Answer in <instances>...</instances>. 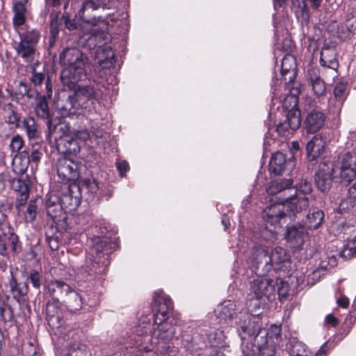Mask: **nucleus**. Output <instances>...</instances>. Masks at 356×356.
Segmentation results:
<instances>
[{
  "label": "nucleus",
  "instance_id": "nucleus-29",
  "mask_svg": "<svg viewBox=\"0 0 356 356\" xmlns=\"http://www.w3.org/2000/svg\"><path fill=\"white\" fill-rule=\"evenodd\" d=\"M20 41L16 44L15 49L19 56L22 57L26 62L31 63L37 53V47L22 38H19Z\"/></svg>",
  "mask_w": 356,
  "mask_h": 356
},
{
  "label": "nucleus",
  "instance_id": "nucleus-22",
  "mask_svg": "<svg viewBox=\"0 0 356 356\" xmlns=\"http://www.w3.org/2000/svg\"><path fill=\"white\" fill-rule=\"evenodd\" d=\"M109 2L110 0H86L79 10V15L83 22L95 25L97 22L96 18H88L86 15V12L88 11L90 9L94 10L99 8H105L108 6Z\"/></svg>",
  "mask_w": 356,
  "mask_h": 356
},
{
  "label": "nucleus",
  "instance_id": "nucleus-37",
  "mask_svg": "<svg viewBox=\"0 0 356 356\" xmlns=\"http://www.w3.org/2000/svg\"><path fill=\"white\" fill-rule=\"evenodd\" d=\"M324 216L325 214L322 210L314 208L309 210L303 223L309 229H316L322 225Z\"/></svg>",
  "mask_w": 356,
  "mask_h": 356
},
{
  "label": "nucleus",
  "instance_id": "nucleus-43",
  "mask_svg": "<svg viewBox=\"0 0 356 356\" xmlns=\"http://www.w3.org/2000/svg\"><path fill=\"white\" fill-rule=\"evenodd\" d=\"M334 95L337 101V110L339 111L348 95L347 85L342 82L337 83L334 88Z\"/></svg>",
  "mask_w": 356,
  "mask_h": 356
},
{
  "label": "nucleus",
  "instance_id": "nucleus-40",
  "mask_svg": "<svg viewBox=\"0 0 356 356\" xmlns=\"http://www.w3.org/2000/svg\"><path fill=\"white\" fill-rule=\"evenodd\" d=\"M109 244L106 238L97 237L94 238L93 245L91 247V254L94 257H101V260H108V247Z\"/></svg>",
  "mask_w": 356,
  "mask_h": 356
},
{
  "label": "nucleus",
  "instance_id": "nucleus-41",
  "mask_svg": "<svg viewBox=\"0 0 356 356\" xmlns=\"http://www.w3.org/2000/svg\"><path fill=\"white\" fill-rule=\"evenodd\" d=\"M293 181L291 179H280L270 181L266 187L269 195H276L282 191L291 189Z\"/></svg>",
  "mask_w": 356,
  "mask_h": 356
},
{
  "label": "nucleus",
  "instance_id": "nucleus-52",
  "mask_svg": "<svg viewBox=\"0 0 356 356\" xmlns=\"http://www.w3.org/2000/svg\"><path fill=\"white\" fill-rule=\"evenodd\" d=\"M58 17L59 13L58 12L53 10L50 13L49 34L54 38L58 37L59 33Z\"/></svg>",
  "mask_w": 356,
  "mask_h": 356
},
{
  "label": "nucleus",
  "instance_id": "nucleus-28",
  "mask_svg": "<svg viewBox=\"0 0 356 356\" xmlns=\"http://www.w3.org/2000/svg\"><path fill=\"white\" fill-rule=\"evenodd\" d=\"M95 60L102 69L110 67L115 62L114 53L111 47H102L97 49Z\"/></svg>",
  "mask_w": 356,
  "mask_h": 356
},
{
  "label": "nucleus",
  "instance_id": "nucleus-2",
  "mask_svg": "<svg viewBox=\"0 0 356 356\" xmlns=\"http://www.w3.org/2000/svg\"><path fill=\"white\" fill-rule=\"evenodd\" d=\"M308 207V197L300 194H291L282 201V204L267 207L264 210L263 217L267 223L276 225L286 216L291 220H295L297 214L307 209Z\"/></svg>",
  "mask_w": 356,
  "mask_h": 356
},
{
  "label": "nucleus",
  "instance_id": "nucleus-59",
  "mask_svg": "<svg viewBox=\"0 0 356 356\" xmlns=\"http://www.w3.org/2000/svg\"><path fill=\"white\" fill-rule=\"evenodd\" d=\"M63 0H44V8L41 13V15L46 17L47 14L50 12V8H58L63 3Z\"/></svg>",
  "mask_w": 356,
  "mask_h": 356
},
{
  "label": "nucleus",
  "instance_id": "nucleus-16",
  "mask_svg": "<svg viewBox=\"0 0 356 356\" xmlns=\"http://www.w3.org/2000/svg\"><path fill=\"white\" fill-rule=\"evenodd\" d=\"M262 277L260 276V277L254 279L250 286L251 293L257 300L261 299L264 297L269 298L275 291L273 280Z\"/></svg>",
  "mask_w": 356,
  "mask_h": 356
},
{
  "label": "nucleus",
  "instance_id": "nucleus-61",
  "mask_svg": "<svg viewBox=\"0 0 356 356\" xmlns=\"http://www.w3.org/2000/svg\"><path fill=\"white\" fill-rule=\"evenodd\" d=\"M10 227H12L8 220L7 214L0 209V231H8Z\"/></svg>",
  "mask_w": 356,
  "mask_h": 356
},
{
  "label": "nucleus",
  "instance_id": "nucleus-7",
  "mask_svg": "<svg viewBox=\"0 0 356 356\" xmlns=\"http://www.w3.org/2000/svg\"><path fill=\"white\" fill-rule=\"evenodd\" d=\"M250 259L256 275L265 276L271 270L270 250L266 246L254 245L251 249Z\"/></svg>",
  "mask_w": 356,
  "mask_h": 356
},
{
  "label": "nucleus",
  "instance_id": "nucleus-47",
  "mask_svg": "<svg viewBox=\"0 0 356 356\" xmlns=\"http://www.w3.org/2000/svg\"><path fill=\"white\" fill-rule=\"evenodd\" d=\"M6 113V122L10 124L14 125L15 127H21L20 126V115L13 108L12 104H8L5 108Z\"/></svg>",
  "mask_w": 356,
  "mask_h": 356
},
{
  "label": "nucleus",
  "instance_id": "nucleus-64",
  "mask_svg": "<svg viewBox=\"0 0 356 356\" xmlns=\"http://www.w3.org/2000/svg\"><path fill=\"white\" fill-rule=\"evenodd\" d=\"M116 166L121 176H124V173L129 170V163L125 160L118 161Z\"/></svg>",
  "mask_w": 356,
  "mask_h": 356
},
{
  "label": "nucleus",
  "instance_id": "nucleus-30",
  "mask_svg": "<svg viewBox=\"0 0 356 356\" xmlns=\"http://www.w3.org/2000/svg\"><path fill=\"white\" fill-rule=\"evenodd\" d=\"M29 154L27 151H22L13 158L12 168L17 175H23L29 165Z\"/></svg>",
  "mask_w": 356,
  "mask_h": 356
},
{
  "label": "nucleus",
  "instance_id": "nucleus-56",
  "mask_svg": "<svg viewBox=\"0 0 356 356\" xmlns=\"http://www.w3.org/2000/svg\"><path fill=\"white\" fill-rule=\"evenodd\" d=\"M61 21L64 24L65 28L69 31H74L78 29L79 26L75 22V19H70L69 13L65 11L62 15Z\"/></svg>",
  "mask_w": 356,
  "mask_h": 356
},
{
  "label": "nucleus",
  "instance_id": "nucleus-13",
  "mask_svg": "<svg viewBox=\"0 0 356 356\" xmlns=\"http://www.w3.org/2000/svg\"><path fill=\"white\" fill-rule=\"evenodd\" d=\"M325 115L320 108H309L306 111L303 122L304 128L308 134H315L321 129L325 122Z\"/></svg>",
  "mask_w": 356,
  "mask_h": 356
},
{
  "label": "nucleus",
  "instance_id": "nucleus-39",
  "mask_svg": "<svg viewBox=\"0 0 356 356\" xmlns=\"http://www.w3.org/2000/svg\"><path fill=\"white\" fill-rule=\"evenodd\" d=\"M67 309L70 312H76L81 309L83 302L82 298L77 291L72 288V289L65 296L63 300Z\"/></svg>",
  "mask_w": 356,
  "mask_h": 356
},
{
  "label": "nucleus",
  "instance_id": "nucleus-26",
  "mask_svg": "<svg viewBox=\"0 0 356 356\" xmlns=\"http://www.w3.org/2000/svg\"><path fill=\"white\" fill-rule=\"evenodd\" d=\"M267 334V332H264L260 338L254 337L253 346L256 348V352L259 351V356H276L275 345L268 341Z\"/></svg>",
  "mask_w": 356,
  "mask_h": 356
},
{
  "label": "nucleus",
  "instance_id": "nucleus-53",
  "mask_svg": "<svg viewBox=\"0 0 356 356\" xmlns=\"http://www.w3.org/2000/svg\"><path fill=\"white\" fill-rule=\"evenodd\" d=\"M24 146V140L21 136H13L10 140L9 147L12 152L18 154Z\"/></svg>",
  "mask_w": 356,
  "mask_h": 356
},
{
  "label": "nucleus",
  "instance_id": "nucleus-49",
  "mask_svg": "<svg viewBox=\"0 0 356 356\" xmlns=\"http://www.w3.org/2000/svg\"><path fill=\"white\" fill-rule=\"evenodd\" d=\"M342 257L350 259L356 257V236L354 238L348 241L341 252Z\"/></svg>",
  "mask_w": 356,
  "mask_h": 356
},
{
  "label": "nucleus",
  "instance_id": "nucleus-27",
  "mask_svg": "<svg viewBox=\"0 0 356 356\" xmlns=\"http://www.w3.org/2000/svg\"><path fill=\"white\" fill-rule=\"evenodd\" d=\"M10 278L6 286L9 288V291L13 298L17 301L27 294L28 286L26 282H18L13 276L12 268L10 269Z\"/></svg>",
  "mask_w": 356,
  "mask_h": 356
},
{
  "label": "nucleus",
  "instance_id": "nucleus-8",
  "mask_svg": "<svg viewBox=\"0 0 356 356\" xmlns=\"http://www.w3.org/2000/svg\"><path fill=\"white\" fill-rule=\"evenodd\" d=\"M333 179L339 181L337 170L333 168L332 163H321L318 170L315 174V184L317 188L323 193H327L332 186Z\"/></svg>",
  "mask_w": 356,
  "mask_h": 356
},
{
  "label": "nucleus",
  "instance_id": "nucleus-55",
  "mask_svg": "<svg viewBox=\"0 0 356 356\" xmlns=\"http://www.w3.org/2000/svg\"><path fill=\"white\" fill-rule=\"evenodd\" d=\"M0 316L5 322L11 321L13 318V312L10 306L0 303Z\"/></svg>",
  "mask_w": 356,
  "mask_h": 356
},
{
  "label": "nucleus",
  "instance_id": "nucleus-60",
  "mask_svg": "<svg viewBox=\"0 0 356 356\" xmlns=\"http://www.w3.org/2000/svg\"><path fill=\"white\" fill-rule=\"evenodd\" d=\"M65 356H88V353L84 346L74 345Z\"/></svg>",
  "mask_w": 356,
  "mask_h": 356
},
{
  "label": "nucleus",
  "instance_id": "nucleus-15",
  "mask_svg": "<svg viewBox=\"0 0 356 356\" xmlns=\"http://www.w3.org/2000/svg\"><path fill=\"white\" fill-rule=\"evenodd\" d=\"M293 156L289 158L280 152L273 154L268 164V170L271 175L277 176L282 175L285 170H291L295 166Z\"/></svg>",
  "mask_w": 356,
  "mask_h": 356
},
{
  "label": "nucleus",
  "instance_id": "nucleus-57",
  "mask_svg": "<svg viewBox=\"0 0 356 356\" xmlns=\"http://www.w3.org/2000/svg\"><path fill=\"white\" fill-rule=\"evenodd\" d=\"M42 146L36 143L33 145V150L29 155V162L38 163L42 156Z\"/></svg>",
  "mask_w": 356,
  "mask_h": 356
},
{
  "label": "nucleus",
  "instance_id": "nucleus-14",
  "mask_svg": "<svg viewBox=\"0 0 356 356\" xmlns=\"http://www.w3.org/2000/svg\"><path fill=\"white\" fill-rule=\"evenodd\" d=\"M56 168L58 176L63 182L73 183L79 178L78 165L66 157H61L58 160Z\"/></svg>",
  "mask_w": 356,
  "mask_h": 356
},
{
  "label": "nucleus",
  "instance_id": "nucleus-6",
  "mask_svg": "<svg viewBox=\"0 0 356 356\" xmlns=\"http://www.w3.org/2000/svg\"><path fill=\"white\" fill-rule=\"evenodd\" d=\"M340 167H335L339 174V182L349 184L356 177V150L342 152L339 157Z\"/></svg>",
  "mask_w": 356,
  "mask_h": 356
},
{
  "label": "nucleus",
  "instance_id": "nucleus-11",
  "mask_svg": "<svg viewBox=\"0 0 356 356\" xmlns=\"http://www.w3.org/2000/svg\"><path fill=\"white\" fill-rule=\"evenodd\" d=\"M154 323L161 324L165 323L168 318L169 312L172 309V302L170 298L163 291L155 292L154 296Z\"/></svg>",
  "mask_w": 356,
  "mask_h": 356
},
{
  "label": "nucleus",
  "instance_id": "nucleus-62",
  "mask_svg": "<svg viewBox=\"0 0 356 356\" xmlns=\"http://www.w3.org/2000/svg\"><path fill=\"white\" fill-rule=\"evenodd\" d=\"M55 204H61L60 197L55 194H48L45 202L46 209Z\"/></svg>",
  "mask_w": 356,
  "mask_h": 356
},
{
  "label": "nucleus",
  "instance_id": "nucleus-10",
  "mask_svg": "<svg viewBox=\"0 0 356 356\" xmlns=\"http://www.w3.org/2000/svg\"><path fill=\"white\" fill-rule=\"evenodd\" d=\"M108 264L109 261H102L101 257L92 256L86 259L85 264L81 267V273L86 280H94L106 273Z\"/></svg>",
  "mask_w": 356,
  "mask_h": 356
},
{
  "label": "nucleus",
  "instance_id": "nucleus-45",
  "mask_svg": "<svg viewBox=\"0 0 356 356\" xmlns=\"http://www.w3.org/2000/svg\"><path fill=\"white\" fill-rule=\"evenodd\" d=\"M19 38L25 40L28 43L37 47L40 38V32L37 29H29L26 31L19 33Z\"/></svg>",
  "mask_w": 356,
  "mask_h": 356
},
{
  "label": "nucleus",
  "instance_id": "nucleus-21",
  "mask_svg": "<svg viewBox=\"0 0 356 356\" xmlns=\"http://www.w3.org/2000/svg\"><path fill=\"white\" fill-rule=\"evenodd\" d=\"M60 204L65 209H73L80 204L81 195L75 182L70 183L67 191L60 197Z\"/></svg>",
  "mask_w": 356,
  "mask_h": 356
},
{
  "label": "nucleus",
  "instance_id": "nucleus-24",
  "mask_svg": "<svg viewBox=\"0 0 356 356\" xmlns=\"http://www.w3.org/2000/svg\"><path fill=\"white\" fill-rule=\"evenodd\" d=\"M12 11L13 13V24L14 27L17 28L23 25L26 22V16L29 13L28 8V0H26L25 1H13Z\"/></svg>",
  "mask_w": 356,
  "mask_h": 356
},
{
  "label": "nucleus",
  "instance_id": "nucleus-35",
  "mask_svg": "<svg viewBox=\"0 0 356 356\" xmlns=\"http://www.w3.org/2000/svg\"><path fill=\"white\" fill-rule=\"evenodd\" d=\"M320 63L322 66L336 70L339 66L336 49L323 47L321 51Z\"/></svg>",
  "mask_w": 356,
  "mask_h": 356
},
{
  "label": "nucleus",
  "instance_id": "nucleus-33",
  "mask_svg": "<svg viewBox=\"0 0 356 356\" xmlns=\"http://www.w3.org/2000/svg\"><path fill=\"white\" fill-rule=\"evenodd\" d=\"M296 59L291 55L285 56L282 61L281 73L286 83H291L295 78Z\"/></svg>",
  "mask_w": 356,
  "mask_h": 356
},
{
  "label": "nucleus",
  "instance_id": "nucleus-54",
  "mask_svg": "<svg viewBox=\"0 0 356 356\" xmlns=\"http://www.w3.org/2000/svg\"><path fill=\"white\" fill-rule=\"evenodd\" d=\"M37 214V205L35 201L31 200L25 213L26 222H32L35 220Z\"/></svg>",
  "mask_w": 356,
  "mask_h": 356
},
{
  "label": "nucleus",
  "instance_id": "nucleus-18",
  "mask_svg": "<svg viewBox=\"0 0 356 356\" xmlns=\"http://www.w3.org/2000/svg\"><path fill=\"white\" fill-rule=\"evenodd\" d=\"M64 209L62 204L49 206L46 209L47 216L52 219L56 225V230L60 233L66 232L69 227L67 222V215Z\"/></svg>",
  "mask_w": 356,
  "mask_h": 356
},
{
  "label": "nucleus",
  "instance_id": "nucleus-63",
  "mask_svg": "<svg viewBox=\"0 0 356 356\" xmlns=\"http://www.w3.org/2000/svg\"><path fill=\"white\" fill-rule=\"evenodd\" d=\"M323 0H302L305 6H309L312 10H317L321 6Z\"/></svg>",
  "mask_w": 356,
  "mask_h": 356
},
{
  "label": "nucleus",
  "instance_id": "nucleus-34",
  "mask_svg": "<svg viewBox=\"0 0 356 356\" xmlns=\"http://www.w3.org/2000/svg\"><path fill=\"white\" fill-rule=\"evenodd\" d=\"M324 143L318 136H314L306 145L307 158L309 161L316 160L323 152Z\"/></svg>",
  "mask_w": 356,
  "mask_h": 356
},
{
  "label": "nucleus",
  "instance_id": "nucleus-46",
  "mask_svg": "<svg viewBox=\"0 0 356 356\" xmlns=\"http://www.w3.org/2000/svg\"><path fill=\"white\" fill-rule=\"evenodd\" d=\"M58 302L59 301L53 300L52 302L49 301L46 306V315L49 323H54V320H56L58 323L60 325V317L58 314Z\"/></svg>",
  "mask_w": 356,
  "mask_h": 356
},
{
  "label": "nucleus",
  "instance_id": "nucleus-23",
  "mask_svg": "<svg viewBox=\"0 0 356 356\" xmlns=\"http://www.w3.org/2000/svg\"><path fill=\"white\" fill-rule=\"evenodd\" d=\"M48 131L46 134V140L49 144H51L60 138L69 136L70 125L64 122H60L52 126L51 122L47 124Z\"/></svg>",
  "mask_w": 356,
  "mask_h": 356
},
{
  "label": "nucleus",
  "instance_id": "nucleus-25",
  "mask_svg": "<svg viewBox=\"0 0 356 356\" xmlns=\"http://www.w3.org/2000/svg\"><path fill=\"white\" fill-rule=\"evenodd\" d=\"M271 270H282L288 268L289 258L286 250L280 247H276L270 251Z\"/></svg>",
  "mask_w": 356,
  "mask_h": 356
},
{
  "label": "nucleus",
  "instance_id": "nucleus-50",
  "mask_svg": "<svg viewBox=\"0 0 356 356\" xmlns=\"http://www.w3.org/2000/svg\"><path fill=\"white\" fill-rule=\"evenodd\" d=\"M14 95L17 99H21L25 96L28 99H31L33 96L28 84L22 81H20L18 84Z\"/></svg>",
  "mask_w": 356,
  "mask_h": 356
},
{
  "label": "nucleus",
  "instance_id": "nucleus-20",
  "mask_svg": "<svg viewBox=\"0 0 356 356\" xmlns=\"http://www.w3.org/2000/svg\"><path fill=\"white\" fill-rule=\"evenodd\" d=\"M305 233V227L302 225H288L284 238L293 247L296 248L302 244Z\"/></svg>",
  "mask_w": 356,
  "mask_h": 356
},
{
  "label": "nucleus",
  "instance_id": "nucleus-1",
  "mask_svg": "<svg viewBox=\"0 0 356 356\" xmlns=\"http://www.w3.org/2000/svg\"><path fill=\"white\" fill-rule=\"evenodd\" d=\"M60 65L65 68L60 75L65 87L63 97L58 108L65 118L90 112L96 100V92L92 86H79L77 82L86 76L85 66L88 58L76 47L65 48L59 54Z\"/></svg>",
  "mask_w": 356,
  "mask_h": 356
},
{
  "label": "nucleus",
  "instance_id": "nucleus-31",
  "mask_svg": "<svg viewBox=\"0 0 356 356\" xmlns=\"http://www.w3.org/2000/svg\"><path fill=\"white\" fill-rule=\"evenodd\" d=\"M75 186L78 187V193H80L81 196L83 194L93 196L99 190L98 183L92 177H80L79 181L75 182Z\"/></svg>",
  "mask_w": 356,
  "mask_h": 356
},
{
  "label": "nucleus",
  "instance_id": "nucleus-4",
  "mask_svg": "<svg viewBox=\"0 0 356 356\" xmlns=\"http://www.w3.org/2000/svg\"><path fill=\"white\" fill-rule=\"evenodd\" d=\"M156 325V327L154 328L152 332L151 343L158 352L165 355L172 348L171 341L175 334V327L168 323Z\"/></svg>",
  "mask_w": 356,
  "mask_h": 356
},
{
  "label": "nucleus",
  "instance_id": "nucleus-12",
  "mask_svg": "<svg viewBox=\"0 0 356 356\" xmlns=\"http://www.w3.org/2000/svg\"><path fill=\"white\" fill-rule=\"evenodd\" d=\"M10 188L16 193L15 208L19 212L21 207H24L29 197V183L27 176L25 177L22 175H17L15 177L8 179Z\"/></svg>",
  "mask_w": 356,
  "mask_h": 356
},
{
  "label": "nucleus",
  "instance_id": "nucleus-36",
  "mask_svg": "<svg viewBox=\"0 0 356 356\" xmlns=\"http://www.w3.org/2000/svg\"><path fill=\"white\" fill-rule=\"evenodd\" d=\"M20 126L21 129H24L29 140H37L40 138L39 126L33 117L27 116L24 118L20 122Z\"/></svg>",
  "mask_w": 356,
  "mask_h": 356
},
{
  "label": "nucleus",
  "instance_id": "nucleus-3",
  "mask_svg": "<svg viewBox=\"0 0 356 356\" xmlns=\"http://www.w3.org/2000/svg\"><path fill=\"white\" fill-rule=\"evenodd\" d=\"M298 98L290 95L283 100L284 119L277 125L278 135L286 137L298 129L301 125V112L298 108Z\"/></svg>",
  "mask_w": 356,
  "mask_h": 356
},
{
  "label": "nucleus",
  "instance_id": "nucleus-32",
  "mask_svg": "<svg viewBox=\"0 0 356 356\" xmlns=\"http://www.w3.org/2000/svg\"><path fill=\"white\" fill-rule=\"evenodd\" d=\"M236 307V303L231 300L225 301L220 305H218L216 313V316L220 319V322L235 320L236 315L235 313Z\"/></svg>",
  "mask_w": 356,
  "mask_h": 356
},
{
  "label": "nucleus",
  "instance_id": "nucleus-48",
  "mask_svg": "<svg viewBox=\"0 0 356 356\" xmlns=\"http://www.w3.org/2000/svg\"><path fill=\"white\" fill-rule=\"evenodd\" d=\"M323 275V270L321 269H314L311 272H309L307 275L304 276V278L301 280V277L298 278V282H302L304 284L306 282V285L312 286L315 284L321 277Z\"/></svg>",
  "mask_w": 356,
  "mask_h": 356
},
{
  "label": "nucleus",
  "instance_id": "nucleus-17",
  "mask_svg": "<svg viewBox=\"0 0 356 356\" xmlns=\"http://www.w3.org/2000/svg\"><path fill=\"white\" fill-rule=\"evenodd\" d=\"M72 287L61 280H54L47 282L44 285V293L51 298L52 300H63Z\"/></svg>",
  "mask_w": 356,
  "mask_h": 356
},
{
  "label": "nucleus",
  "instance_id": "nucleus-51",
  "mask_svg": "<svg viewBox=\"0 0 356 356\" xmlns=\"http://www.w3.org/2000/svg\"><path fill=\"white\" fill-rule=\"evenodd\" d=\"M295 194H298V192L301 193V195L309 194L312 191V183L305 179L300 180L298 184H296L295 188H293Z\"/></svg>",
  "mask_w": 356,
  "mask_h": 356
},
{
  "label": "nucleus",
  "instance_id": "nucleus-9",
  "mask_svg": "<svg viewBox=\"0 0 356 356\" xmlns=\"http://www.w3.org/2000/svg\"><path fill=\"white\" fill-rule=\"evenodd\" d=\"M21 250L22 243L13 227L0 231V255L9 258L10 254H18Z\"/></svg>",
  "mask_w": 356,
  "mask_h": 356
},
{
  "label": "nucleus",
  "instance_id": "nucleus-5",
  "mask_svg": "<svg viewBox=\"0 0 356 356\" xmlns=\"http://www.w3.org/2000/svg\"><path fill=\"white\" fill-rule=\"evenodd\" d=\"M235 323L240 328L239 335L241 340L245 339L247 337L254 336L260 338L266 332L261 328L259 315H252L246 311L240 312L236 315Z\"/></svg>",
  "mask_w": 356,
  "mask_h": 356
},
{
  "label": "nucleus",
  "instance_id": "nucleus-38",
  "mask_svg": "<svg viewBox=\"0 0 356 356\" xmlns=\"http://www.w3.org/2000/svg\"><path fill=\"white\" fill-rule=\"evenodd\" d=\"M54 143L56 145V149L60 154H71L76 152L78 147L77 142L70 136H65Z\"/></svg>",
  "mask_w": 356,
  "mask_h": 356
},
{
  "label": "nucleus",
  "instance_id": "nucleus-58",
  "mask_svg": "<svg viewBox=\"0 0 356 356\" xmlns=\"http://www.w3.org/2000/svg\"><path fill=\"white\" fill-rule=\"evenodd\" d=\"M28 280L30 281L33 287L39 289L42 284V275L39 271L32 270L30 271Z\"/></svg>",
  "mask_w": 356,
  "mask_h": 356
},
{
  "label": "nucleus",
  "instance_id": "nucleus-44",
  "mask_svg": "<svg viewBox=\"0 0 356 356\" xmlns=\"http://www.w3.org/2000/svg\"><path fill=\"white\" fill-rule=\"evenodd\" d=\"M35 113L39 118L46 119L47 123L51 122L52 116L49 109L48 104L44 97L40 98L35 106Z\"/></svg>",
  "mask_w": 356,
  "mask_h": 356
},
{
  "label": "nucleus",
  "instance_id": "nucleus-19",
  "mask_svg": "<svg viewBox=\"0 0 356 356\" xmlns=\"http://www.w3.org/2000/svg\"><path fill=\"white\" fill-rule=\"evenodd\" d=\"M306 77L316 97L321 99L326 95L325 83L321 77L318 69L313 68L312 67L308 68Z\"/></svg>",
  "mask_w": 356,
  "mask_h": 356
},
{
  "label": "nucleus",
  "instance_id": "nucleus-42",
  "mask_svg": "<svg viewBox=\"0 0 356 356\" xmlns=\"http://www.w3.org/2000/svg\"><path fill=\"white\" fill-rule=\"evenodd\" d=\"M289 352L291 356H309V351L305 344L296 340L291 339Z\"/></svg>",
  "mask_w": 356,
  "mask_h": 356
}]
</instances>
